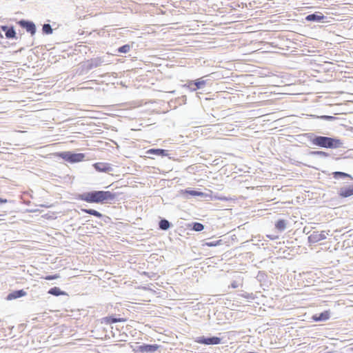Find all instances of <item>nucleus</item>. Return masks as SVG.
Here are the masks:
<instances>
[{"instance_id": "15", "label": "nucleus", "mask_w": 353, "mask_h": 353, "mask_svg": "<svg viewBox=\"0 0 353 353\" xmlns=\"http://www.w3.org/2000/svg\"><path fill=\"white\" fill-rule=\"evenodd\" d=\"M146 153L149 155H156L159 157H169L168 150L161 148H151Z\"/></svg>"}, {"instance_id": "7", "label": "nucleus", "mask_w": 353, "mask_h": 353, "mask_svg": "<svg viewBox=\"0 0 353 353\" xmlns=\"http://www.w3.org/2000/svg\"><path fill=\"white\" fill-rule=\"evenodd\" d=\"M105 63L104 57H95L90 59L86 62V69L90 70L94 68H98Z\"/></svg>"}, {"instance_id": "28", "label": "nucleus", "mask_w": 353, "mask_h": 353, "mask_svg": "<svg viewBox=\"0 0 353 353\" xmlns=\"http://www.w3.org/2000/svg\"><path fill=\"white\" fill-rule=\"evenodd\" d=\"M321 118L323 120L329 121H334V120L336 119V118L335 117L328 116V115L321 116Z\"/></svg>"}, {"instance_id": "31", "label": "nucleus", "mask_w": 353, "mask_h": 353, "mask_svg": "<svg viewBox=\"0 0 353 353\" xmlns=\"http://www.w3.org/2000/svg\"><path fill=\"white\" fill-rule=\"evenodd\" d=\"M230 286L232 288H237L239 287V284H238L237 281H234L231 283Z\"/></svg>"}, {"instance_id": "39", "label": "nucleus", "mask_w": 353, "mask_h": 353, "mask_svg": "<svg viewBox=\"0 0 353 353\" xmlns=\"http://www.w3.org/2000/svg\"><path fill=\"white\" fill-rule=\"evenodd\" d=\"M171 93H174L175 91L174 90H172V92H170Z\"/></svg>"}, {"instance_id": "4", "label": "nucleus", "mask_w": 353, "mask_h": 353, "mask_svg": "<svg viewBox=\"0 0 353 353\" xmlns=\"http://www.w3.org/2000/svg\"><path fill=\"white\" fill-rule=\"evenodd\" d=\"M221 338L218 336H198L194 339L196 343L205 345H218L221 343Z\"/></svg>"}, {"instance_id": "24", "label": "nucleus", "mask_w": 353, "mask_h": 353, "mask_svg": "<svg viewBox=\"0 0 353 353\" xmlns=\"http://www.w3.org/2000/svg\"><path fill=\"white\" fill-rule=\"evenodd\" d=\"M53 32V30L49 23H44L42 26V32L44 34H50Z\"/></svg>"}, {"instance_id": "27", "label": "nucleus", "mask_w": 353, "mask_h": 353, "mask_svg": "<svg viewBox=\"0 0 353 353\" xmlns=\"http://www.w3.org/2000/svg\"><path fill=\"white\" fill-rule=\"evenodd\" d=\"M131 46L130 44H125L119 47L117 50L119 53H127L130 50Z\"/></svg>"}, {"instance_id": "29", "label": "nucleus", "mask_w": 353, "mask_h": 353, "mask_svg": "<svg viewBox=\"0 0 353 353\" xmlns=\"http://www.w3.org/2000/svg\"><path fill=\"white\" fill-rule=\"evenodd\" d=\"M220 241H210V242H207L205 244L209 247H214V246H216L217 245H219Z\"/></svg>"}, {"instance_id": "23", "label": "nucleus", "mask_w": 353, "mask_h": 353, "mask_svg": "<svg viewBox=\"0 0 353 353\" xmlns=\"http://www.w3.org/2000/svg\"><path fill=\"white\" fill-rule=\"evenodd\" d=\"M81 211L84 213L94 216L98 218H101L103 216L101 213L93 209H81Z\"/></svg>"}, {"instance_id": "10", "label": "nucleus", "mask_w": 353, "mask_h": 353, "mask_svg": "<svg viewBox=\"0 0 353 353\" xmlns=\"http://www.w3.org/2000/svg\"><path fill=\"white\" fill-rule=\"evenodd\" d=\"M94 169L99 172L109 173L113 171V168L110 163L98 162L93 164Z\"/></svg>"}, {"instance_id": "26", "label": "nucleus", "mask_w": 353, "mask_h": 353, "mask_svg": "<svg viewBox=\"0 0 353 353\" xmlns=\"http://www.w3.org/2000/svg\"><path fill=\"white\" fill-rule=\"evenodd\" d=\"M310 154L313 155V156L323 157V158L329 157V154L324 151H312V152H310Z\"/></svg>"}, {"instance_id": "38", "label": "nucleus", "mask_w": 353, "mask_h": 353, "mask_svg": "<svg viewBox=\"0 0 353 353\" xmlns=\"http://www.w3.org/2000/svg\"><path fill=\"white\" fill-rule=\"evenodd\" d=\"M270 239H271L272 240H274V239H275L276 238L271 237Z\"/></svg>"}, {"instance_id": "1", "label": "nucleus", "mask_w": 353, "mask_h": 353, "mask_svg": "<svg viewBox=\"0 0 353 353\" xmlns=\"http://www.w3.org/2000/svg\"><path fill=\"white\" fill-rule=\"evenodd\" d=\"M116 194L110 191L93 190L79 194L77 199L87 203H108L114 200Z\"/></svg>"}, {"instance_id": "18", "label": "nucleus", "mask_w": 353, "mask_h": 353, "mask_svg": "<svg viewBox=\"0 0 353 353\" xmlns=\"http://www.w3.org/2000/svg\"><path fill=\"white\" fill-rule=\"evenodd\" d=\"M26 294V292L23 290H15L11 293H10L8 295L7 299L8 300L15 299L17 298L24 296Z\"/></svg>"}, {"instance_id": "3", "label": "nucleus", "mask_w": 353, "mask_h": 353, "mask_svg": "<svg viewBox=\"0 0 353 353\" xmlns=\"http://www.w3.org/2000/svg\"><path fill=\"white\" fill-rule=\"evenodd\" d=\"M58 156L69 163L81 162L85 158V154L83 153H72L71 152H62L59 153Z\"/></svg>"}, {"instance_id": "36", "label": "nucleus", "mask_w": 353, "mask_h": 353, "mask_svg": "<svg viewBox=\"0 0 353 353\" xmlns=\"http://www.w3.org/2000/svg\"><path fill=\"white\" fill-rule=\"evenodd\" d=\"M182 98H183V100H186V96L184 95L182 97Z\"/></svg>"}, {"instance_id": "19", "label": "nucleus", "mask_w": 353, "mask_h": 353, "mask_svg": "<svg viewBox=\"0 0 353 353\" xmlns=\"http://www.w3.org/2000/svg\"><path fill=\"white\" fill-rule=\"evenodd\" d=\"M172 226V223L165 219H162L159 222V228L162 230H168Z\"/></svg>"}, {"instance_id": "34", "label": "nucleus", "mask_w": 353, "mask_h": 353, "mask_svg": "<svg viewBox=\"0 0 353 353\" xmlns=\"http://www.w3.org/2000/svg\"><path fill=\"white\" fill-rule=\"evenodd\" d=\"M303 232H305L306 234H308L309 232H307V228L305 227L304 229H303Z\"/></svg>"}, {"instance_id": "16", "label": "nucleus", "mask_w": 353, "mask_h": 353, "mask_svg": "<svg viewBox=\"0 0 353 353\" xmlns=\"http://www.w3.org/2000/svg\"><path fill=\"white\" fill-rule=\"evenodd\" d=\"M206 82L204 80L199 79L195 81H191L189 83L188 87H190L193 91L204 88Z\"/></svg>"}, {"instance_id": "37", "label": "nucleus", "mask_w": 353, "mask_h": 353, "mask_svg": "<svg viewBox=\"0 0 353 353\" xmlns=\"http://www.w3.org/2000/svg\"><path fill=\"white\" fill-rule=\"evenodd\" d=\"M0 38H3V36L0 33Z\"/></svg>"}, {"instance_id": "30", "label": "nucleus", "mask_w": 353, "mask_h": 353, "mask_svg": "<svg viewBox=\"0 0 353 353\" xmlns=\"http://www.w3.org/2000/svg\"><path fill=\"white\" fill-rule=\"evenodd\" d=\"M58 278H59V275H58V274H54V275H48V276H46L45 277V279H46V280H49V281H50V280L57 279H58Z\"/></svg>"}, {"instance_id": "12", "label": "nucleus", "mask_w": 353, "mask_h": 353, "mask_svg": "<svg viewBox=\"0 0 353 353\" xmlns=\"http://www.w3.org/2000/svg\"><path fill=\"white\" fill-rule=\"evenodd\" d=\"M339 195L342 198H347L353 195V184L348 186H344L339 189Z\"/></svg>"}, {"instance_id": "22", "label": "nucleus", "mask_w": 353, "mask_h": 353, "mask_svg": "<svg viewBox=\"0 0 353 353\" xmlns=\"http://www.w3.org/2000/svg\"><path fill=\"white\" fill-rule=\"evenodd\" d=\"M332 175H333V177L336 179H343V178H350L351 179H353L352 176L350 174L343 172H339V171L334 172L332 173Z\"/></svg>"}, {"instance_id": "8", "label": "nucleus", "mask_w": 353, "mask_h": 353, "mask_svg": "<svg viewBox=\"0 0 353 353\" xmlns=\"http://www.w3.org/2000/svg\"><path fill=\"white\" fill-rule=\"evenodd\" d=\"M160 345L157 344H143L137 347V351L141 353H154L159 350Z\"/></svg>"}, {"instance_id": "11", "label": "nucleus", "mask_w": 353, "mask_h": 353, "mask_svg": "<svg viewBox=\"0 0 353 353\" xmlns=\"http://www.w3.org/2000/svg\"><path fill=\"white\" fill-rule=\"evenodd\" d=\"M327 19V17L324 16L320 12H316L313 14H308L305 17V20L307 21L313 22H325L324 19Z\"/></svg>"}, {"instance_id": "9", "label": "nucleus", "mask_w": 353, "mask_h": 353, "mask_svg": "<svg viewBox=\"0 0 353 353\" xmlns=\"http://www.w3.org/2000/svg\"><path fill=\"white\" fill-rule=\"evenodd\" d=\"M0 30L5 32V36L8 39H17V32L12 26H1Z\"/></svg>"}, {"instance_id": "32", "label": "nucleus", "mask_w": 353, "mask_h": 353, "mask_svg": "<svg viewBox=\"0 0 353 353\" xmlns=\"http://www.w3.org/2000/svg\"><path fill=\"white\" fill-rule=\"evenodd\" d=\"M7 202H8V200H7V199L0 198V204L6 203H7Z\"/></svg>"}, {"instance_id": "14", "label": "nucleus", "mask_w": 353, "mask_h": 353, "mask_svg": "<svg viewBox=\"0 0 353 353\" xmlns=\"http://www.w3.org/2000/svg\"><path fill=\"white\" fill-rule=\"evenodd\" d=\"M330 317V310H325L320 314H316L312 316V319L316 321H325L328 320Z\"/></svg>"}, {"instance_id": "35", "label": "nucleus", "mask_w": 353, "mask_h": 353, "mask_svg": "<svg viewBox=\"0 0 353 353\" xmlns=\"http://www.w3.org/2000/svg\"><path fill=\"white\" fill-rule=\"evenodd\" d=\"M303 232H305L306 234H308L309 232H307V228L305 227L304 229H303Z\"/></svg>"}, {"instance_id": "2", "label": "nucleus", "mask_w": 353, "mask_h": 353, "mask_svg": "<svg viewBox=\"0 0 353 353\" xmlns=\"http://www.w3.org/2000/svg\"><path fill=\"white\" fill-rule=\"evenodd\" d=\"M305 135L313 145L318 147L327 149H336L342 148L343 145V141L337 138L317 136L314 133H307Z\"/></svg>"}, {"instance_id": "20", "label": "nucleus", "mask_w": 353, "mask_h": 353, "mask_svg": "<svg viewBox=\"0 0 353 353\" xmlns=\"http://www.w3.org/2000/svg\"><path fill=\"white\" fill-rule=\"evenodd\" d=\"M48 293L51 294V295L55 296H60V295H66L67 294L65 292L62 291L58 287H53V288H50L48 290Z\"/></svg>"}, {"instance_id": "5", "label": "nucleus", "mask_w": 353, "mask_h": 353, "mask_svg": "<svg viewBox=\"0 0 353 353\" xmlns=\"http://www.w3.org/2000/svg\"><path fill=\"white\" fill-rule=\"evenodd\" d=\"M330 230L328 231H314L310 235L308 236V242L310 244H314L320 241L324 240L327 238V235L329 234Z\"/></svg>"}, {"instance_id": "13", "label": "nucleus", "mask_w": 353, "mask_h": 353, "mask_svg": "<svg viewBox=\"0 0 353 353\" xmlns=\"http://www.w3.org/2000/svg\"><path fill=\"white\" fill-rule=\"evenodd\" d=\"M181 194L185 198L189 199V196H201L203 197L206 194L200 191L194 190H181Z\"/></svg>"}, {"instance_id": "33", "label": "nucleus", "mask_w": 353, "mask_h": 353, "mask_svg": "<svg viewBox=\"0 0 353 353\" xmlns=\"http://www.w3.org/2000/svg\"><path fill=\"white\" fill-rule=\"evenodd\" d=\"M219 199L221 200V201H228V200H230V199H228V198H227L225 196L220 197Z\"/></svg>"}, {"instance_id": "21", "label": "nucleus", "mask_w": 353, "mask_h": 353, "mask_svg": "<svg viewBox=\"0 0 353 353\" xmlns=\"http://www.w3.org/2000/svg\"><path fill=\"white\" fill-rule=\"evenodd\" d=\"M287 221L279 219L275 223V228L279 232H283L286 229Z\"/></svg>"}, {"instance_id": "17", "label": "nucleus", "mask_w": 353, "mask_h": 353, "mask_svg": "<svg viewBox=\"0 0 353 353\" xmlns=\"http://www.w3.org/2000/svg\"><path fill=\"white\" fill-rule=\"evenodd\" d=\"M126 319L124 318H117L114 316H106L102 319V323H105L106 324H112L118 322H125Z\"/></svg>"}, {"instance_id": "25", "label": "nucleus", "mask_w": 353, "mask_h": 353, "mask_svg": "<svg viewBox=\"0 0 353 353\" xmlns=\"http://www.w3.org/2000/svg\"><path fill=\"white\" fill-rule=\"evenodd\" d=\"M192 229L196 232H201L204 229V225L199 222H194L192 224Z\"/></svg>"}, {"instance_id": "6", "label": "nucleus", "mask_w": 353, "mask_h": 353, "mask_svg": "<svg viewBox=\"0 0 353 353\" xmlns=\"http://www.w3.org/2000/svg\"><path fill=\"white\" fill-rule=\"evenodd\" d=\"M17 23L21 28L25 29L27 32L30 33L31 36H34L36 34L37 27L33 21L21 19Z\"/></svg>"}]
</instances>
